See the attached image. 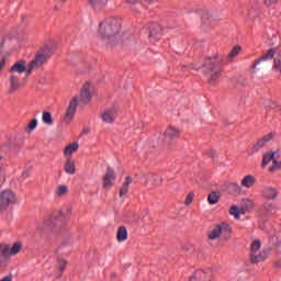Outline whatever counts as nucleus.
I'll list each match as a JSON object with an SVG mask.
<instances>
[{
	"label": "nucleus",
	"mask_w": 281,
	"mask_h": 281,
	"mask_svg": "<svg viewBox=\"0 0 281 281\" xmlns=\"http://www.w3.org/2000/svg\"><path fill=\"white\" fill-rule=\"evenodd\" d=\"M122 30V21L117 18H106L99 24V34L103 41L113 43L117 36H120V31Z\"/></svg>",
	"instance_id": "nucleus-1"
},
{
	"label": "nucleus",
	"mask_w": 281,
	"mask_h": 281,
	"mask_svg": "<svg viewBox=\"0 0 281 281\" xmlns=\"http://www.w3.org/2000/svg\"><path fill=\"white\" fill-rule=\"evenodd\" d=\"M223 56L215 55L213 57H206L202 65V71L206 76L209 82H216L223 74Z\"/></svg>",
	"instance_id": "nucleus-2"
},
{
	"label": "nucleus",
	"mask_w": 281,
	"mask_h": 281,
	"mask_svg": "<svg viewBox=\"0 0 281 281\" xmlns=\"http://www.w3.org/2000/svg\"><path fill=\"white\" fill-rule=\"evenodd\" d=\"M207 238L209 240H217V238L229 240L232 238V225L225 222L215 225L207 234Z\"/></svg>",
	"instance_id": "nucleus-3"
},
{
	"label": "nucleus",
	"mask_w": 281,
	"mask_h": 281,
	"mask_svg": "<svg viewBox=\"0 0 281 281\" xmlns=\"http://www.w3.org/2000/svg\"><path fill=\"white\" fill-rule=\"evenodd\" d=\"M145 34L151 45L159 43L164 38V27L158 22H148L144 25Z\"/></svg>",
	"instance_id": "nucleus-4"
},
{
	"label": "nucleus",
	"mask_w": 281,
	"mask_h": 281,
	"mask_svg": "<svg viewBox=\"0 0 281 281\" xmlns=\"http://www.w3.org/2000/svg\"><path fill=\"white\" fill-rule=\"evenodd\" d=\"M214 280V271L212 268L199 269L193 272L189 281H212Z\"/></svg>",
	"instance_id": "nucleus-5"
},
{
	"label": "nucleus",
	"mask_w": 281,
	"mask_h": 281,
	"mask_svg": "<svg viewBox=\"0 0 281 281\" xmlns=\"http://www.w3.org/2000/svg\"><path fill=\"white\" fill-rule=\"evenodd\" d=\"M144 187L148 188L149 190H153V188H159V186H162L164 178H161L159 175L155 173H147L143 177Z\"/></svg>",
	"instance_id": "nucleus-6"
},
{
	"label": "nucleus",
	"mask_w": 281,
	"mask_h": 281,
	"mask_svg": "<svg viewBox=\"0 0 281 281\" xmlns=\"http://www.w3.org/2000/svg\"><path fill=\"white\" fill-rule=\"evenodd\" d=\"M11 203H16V195L11 190H5L0 193V210H8Z\"/></svg>",
	"instance_id": "nucleus-7"
},
{
	"label": "nucleus",
	"mask_w": 281,
	"mask_h": 281,
	"mask_svg": "<svg viewBox=\"0 0 281 281\" xmlns=\"http://www.w3.org/2000/svg\"><path fill=\"white\" fill-rule=\"evenodd\" d=\"M273 137H276V133L270 132L267 135L259 138L257 140V143L252 146L250 154L256 155V153H258L260 150V148H265V146H267V144H269V142H271V139H273Z\"/></svg>",
	"instance_id": "nucleus-8"
},
{
	"label": "nucleus",
	"mask_w": 281,
	"mask_h": 281,
	"mask_svg": "<svg viewBox=\"0 0 281 281\" xmlns=\"http://www.w3.org/2000/svg\"><path fill=\"white\" fill-rule=\"evenodd\" d=\"M165 142H175L181 137V128L169 125L164 133Z\"/></svg>",
	"instance_id": "nucleus-9"
},
{
	"label": "nucleus",
	"mask_w": 281,
	"mask_h": 281,
	"mask_svg": "<svg viewBox=\"0 0 281 281\" xmlns=\"http://www.w3.org/2000/svg\"><path fill=\"white\" fill-rule=\"evenodd\" d=\"M78 109V97H74L70 102L69 105L66 110L65 113V122H71V120H74V115H76V111Z\"/></svg>",
	"instance_id": "nucleus-10"
},
{
	"label": "nucleus",
	"mask_w": 281,
	"mask_h": 281,
	"mask_svg": "<svg viewBox=\"0 0 281 281\" xmlns=\"http://www.w3.org/2000/svg\"><path fill=\"white\" fill-rule=\"evenodd\" d=\"M117 179L115 170L111 167H108L105 175L103 176V188L110 189L113 188V182Z\"/></svg>",
	"instance_id": "nucleus-11"
},
{
	"label": "nucleus",
	"mask_w": 281,
	"mask_h": 281,
	"mask_svg": "<svg viewBox=\"0 0 281 281\" xmlns=\"http://www.w3.org/2000/svg\"><path fill=\"white\" fill-rule=\"evenodd\" d=\"M117 117V110L115 108H110L106 109L102 114H101V120L105 124H113L115 122V119Z\"/></svg>",
	"instance_id": "nucleus-12"
},
{
	"label": "nucleus",
	"mask_w": 281,
	"mask_h": 281,
	"mask_svg": "<svg viewBox=\"0 0 281 281\" xmlns=\"http://www.w3.org/2000/svg\"><path fill=\"white\" fill-rule=\"evenodd\" d=\"M47 58H48V56H47V52L45 49L38 52L36 54L35 58L30 63L31 69L41 67V65H43V63H45L47 60Z\"/></svg>",
	"instance_id": "nucleus-13"
},
{
	"label": "nucleus",
	"mask_w": 281,
	"mask_h": 281,
	"mask_svg": "<svg viewBox=\"0 0 281 281\" xmlns=\"http://www.w3.org/2000/svg\"><path fill=\"white\" fill-rule=\"evenodd\" d=\"M257 182L258 180L256 179V176L246 175L243 177L240 186L241 188H246V190H251V188H254V186H256Z\"/></svg>",
	"instance_id": "nucleus-14"
},
{
	"label": "nucleus",
	"mask_w": 281,
	"mask_h": 281,
	"mask_svg": "<svg viewBox=\"0 0 281 281\" xmlns=\"http://www.w3.org/2000/svg\"><path fill=\"white\" fill-rule=\"evenodd\" d=\"M108 3L109 0H88V5H90L94 12H102Z\"/></svg>",
	"instance_id": "nucleus-15"
},
{
	"label": "nucleus",
	"mask_w": 281,
	"mask_h": 281,
	"mask_svg": "<svg viewBox=\"0 0 281 281\" xmlns=\"http://www.w3.org/2000/svg\"><path fill=\"white\" fill-rule=\"evenodd\" d=\"M89 82H86L80 91V102L82 104H89L91 102V92L89 91Z\"/></svg>",
	"instance_id": "nucleus-16"
},
{
	"label": "nucleus",
	"mask_w": 281,
	"mask_h": 281,
	"mask_svg": "<svg viewBox=\"0 0 281 281\" xmlns=\"http://www.w3.org/2000/svg\"><path fill=\"white\" fill-rule=\"evenodd\" d=\"M262 194L265 196V199H268L269 201H274V199H278V189L273 188V187H266L262 190Z\"/></svg>",
	"instance_id": "nucleus-17"
},
{
	"label": "nucleus",
	"mask_w": 281,
	"mask_h": 281,
	"mask_svg": "<svg viewBox=\"0 0 281 281\" xmlns=\"http://www.w3.org/2000/svg\"><path fill=\"white\" fill-rule=\"evenodd\" d=\"M9 71L10 74H25V71H27V68L25 67V60L16 61L11 66Z\"/></svg>",
	"instance_id": "nucleus-18"
},
{
	"label": "nucleus",
	"mask_w": 281,
	"mask_h": 281,
	"mask_svg": "<svg viewBox=\"0 0 281 281\" xmlns=\"http://www.w3.org/2000/svg\"><path fill=\"white\" fill-rule=\"evenodd\" d=\"M64 170L67 175H76V160L68 157L64 165Z\"/></svg>",
	"instance_id": "nucleus-19"
},
{
	"label": "nucleus",
	"mask_w": 281,
	"mask_h": 281,
	"mask_svg": "<svg viewBox=\"0 0 281 281\" xmlns=\"http://www.w3.org/2000/svg\"><path fill=\"white\" fill-rule=\"evenodd\" d=\"M276 56V48H270L267 54L255 60L254 67H258L265 60H271Z\"/></svg>",
	"instance_id": "nucleus-20"
},
{
	"label": "nucleus",
	"mask_w": 281,
	"mask_h": 281,
	"mask_svg": "<svg viewBox=\"0 0 281 281\" xmlns=\"http://www.w3.org/2000/svg\"><path fill=\"white\" fill-rule=\"evenodd\" d=\"M10 87H9V93H14V91H19L21 89V83L19 82V77L12 75L9 78Z\"/></svg>",
	"instance_id": "nucleus-21"
},
{
	"label": "nucleus",
	"mask_w": 281,
	"mask_h": 281,
	"mask_svg": "<svg viewBox=\"0 0 281 281\" xmlns=\"http://www.w3.org/2000/svg\"><path fill=\"white\" fill-rule=\"evenodd\" d=\"M128 238V231L126 226H120L116 232V240L117 243H124Z\"/></svg>",
	"instance_id": "nucleus-22"
},
{
	"label": "nucleus",
	"mask_w": 281,
	"mask_h": 281,
	"mask_svg": "<svg viewBox=\"0 0 281 281\" xmlns=\"http://www.w3.org/2000/svg\"><path fill=\"white\" fill-rule=\"evenodd\" d=\"M131 183H133V178L131 176H127L125 178L123 186L120 189V196H124V195L128 194V188H130Z\"/></svg>",
	"instance_id": "nucleus-23"
},
{
	"label": "nucleus",
	"mask_w": 281,
	"mask_h": 281,
	"mask_svg": "<svg viewBox=\"0 0 281 281\" xmlns=\"http://www.w3.org/2000/svg\"><path fill=\"white\" fill-rule=\"evenodd\" d=\"M273 159H276V153L267 151L263 155L261 167L267 168V166H269V164H271V161L273 162Z\"/></svg>",
	"instance_id": "nucleus-24"
},
{
	"label": "nucleus",
	"mask_w": 281,
	"mask_h": 281,
	"mask_svg": "<svg viewBox=\"0 0 281 281\" xmlns=\"http://www.w3.org/2000/svg\"><path fill=\"white\" fill-rule=\"evenodd\" d=\"M266 259H267V255L265 252H259L258 255L250 254L251 265H258V262H265Z\"/></svg>",
	"instance_id": "nucleus-25"
},
{
	"label": "nucleus",
	"mask_w": 281,
	"mask_h": 281,
	"mask_svg": "<svg viewBox=\"0 0 281 281\" xmlns=\"http://www.w3.org/2000/svg\"><path fill=\"white\" fill-rule=\"evenodd\" d=\"M10 246L5 244H0V260H8L10 258Z\"/></svg>",
	"instance_id": "nucleus-26"
},
{
	"label": "nucleus",
	"mask_w": 281,
	"mask_h": 281,
	"mask_svg": "<svg viewBox=\"0 0 281 281\" xmlns=\"http://www.w3.org/2000/svg\"><path fill=\"white\" fill-rule=\"evenodd\" d=\"M207 201L210 205H216L221 201V191H212L207 196Z\"/></svg>",
	"instance_id": "nucleus-27"
},
{
	"label": "nucleus",
	"mask_w": 281,
	"mask_h": 281,
	"mask_svg": "<svg viewBox=\"0 0 281 281\" xmlns=\"http://www.w3.org/2000/svg\"><path fill=\"white\" fill-rule=\"evenodd\" d=\"M78 148H79V145L78 143H72V144H69L65 147L64 149V155L66 157H69L71 155H74V153H78Z\"/></svg>",
	"instance_id": "nucleus-28"
},
{
	"label": "nucleus",
	"mask_w": 281,
	"mask_h": 281,
	"mask_svg": "<svg viewBox=\"0 0 281 281\" xmlns=\"http://www.w3.org/2000/svg\"><path fill=\"white\" fill-rule=\"evenodd\" d=\"M42 121L46 124V126H54V119L52 117V113L44 111L42 114Z\"/></svg>",
	"instance_id": "nucleus-29"
},
{
	"label": "nucleus",
	"mask_w": 281,
	"mask_h": 281,
	"mask_svg": "<svg viewBox=\"0 0 281 281\" xmlns=\"http://www.w3.org/2000/svg\"><path fill=\"white\" fill-rule=\"evenodd\" d=\"M240 52H243V47L238 45L234 46L229 52L227 59L232 63V60H234V58H236Z\"/></svg>",
	"instance_id": "nucleus-30"
},
{
	"label": "nucleus",
	"mask_w": 281,
	"mask_h": 281,
	"mask_svg": "<svg viewBox=\"0 0 281 281\" xmlns=\"http://www.w3.org/2000/svg\"><path fill=\"white\" fill-rule=\"evenodd\" d=\"M228 213L231 214V216H234L236 221L240 220V209H238V206H231Z\"/></svg>",
	"instance_id": "nucleus-31"
},
{
	"label": "nucleus",
	"mask_w": 281,
	"mask_h": 281,
	"mask_svg": "<svg viewBox=\"0 0 281 281\" xmlns=\"http://www.w3.org/2000/svg\"><path fill=\"white\" fill-rule=\"evenodd\" d=\"M272 69L273 71H276V74H279L281 76V58L280 57H274Z\"/></svg>",
	"instance_id": "nucleus-32"
},
{
	"label": "nucleus",
	"mask_w": 281,
	"mask_h": 281,
	"mask_svg": "<svg viewBox=\"0 0 281 281\" xmlns=\"http://www.w3.org/2000/svg\"><path fill=\"white\" fill-rule=\"evenodd\" d=\"M262 247L260 240L255 239L250 245V254H256Z\"/></svg>",
	"instance_id": "nucleus-33"
},
{
	"label": "nucleus",
	"mask_w": 281,
	"mask_h": 281,
	"mask_svg": "<svg viewBox=\"0 0 281 281\" xmlns=\"http://www.w3.org/2000/svg\"><path fill=\"white\" fill-rule=\"evenodd\" d=\"M19 251H21V243L19 241L14 243L11 249L9 248L10 256H16Z\"/></svg>",
	"instance_id": "nucleus-34"
},
{
	"label": "nucleus",
	"mask_w": 281,
	"mask_h": 281,
	"mask_svg": "<svg viewBox=\"0 0 281 281\" xmlns=\"http://www.w3.org/2000/svg\"><path fill=\"white\" fill-rule=\"evenodd\" d=\"M126 3L131 5L132 10H134L136 14H139V9L136 8V5H140L139 0H126Z\"/></svg>",
	"instance_id": "nucleus-35"
},
{
	"label": "nucleus",
	"mask_w": 281,
	"mask_h": 281,
	"mask_svg": "<svg viewBox=\"0 0 281 281\" xmlns=\"http://www.w3.org/2000/svg\"><path fill=\"white\" fill-rule=\"evenodd\" d=\"M57 269L63 273L67 269V260L65 259H58Z\"/></svg>",
	"instance_id": "nucleus-36"
},
{
	"label": "nucleus",
	"mask_w": 281,
	"mask_h": 281,
	"mask_svg": "<svg viewBox=\"0 0 281 281\" xmlns=\"http://www.w3.org/2000/svg\"><path fill=\"white\" fill-rule=\"evenodd\" d=\"M37 124H38V121H36V119H33V120L29 123V125H27V127H26V132H27V133H32V131H34V128H36Z\"/></svg>",
	"instance_id": "nucleus-37"
},
{
	"label": "nucleus",
	"mask_w": 281,
	"mask_h": 281,
	"mask_svg": "<svg viewBox=\"0 0 281 281\" xmlns=\"http://www.w3.org/2000/svg\"><path fill=\"white\" fill-rule=\"evenodd\" d=\"M68 188L67 186H59L56 190L57 196H64V194H67Z\"/></svg>",
	"instance_id": "nucleus-38"
},
{
	"label": "nucleus",
	"mask_w": 281,
	"mask_h": 281,
	"mask_svg": "<svg viewBox=\"0 0 281 281\" xmlns=\"http://www.w3.org/2000/svg\"><path fill=\"white\" fill-rule=\"evenodd\" d=\"M192 201H194V192L188 193L184 200V205H192Z\"/></svg>",
	"instance_id": "nucleus-39"
},
{
	"label": "nucleus",
	"mask_w": 281,
	"mask_h": 281,
	"mask_svg": "<svg viewBox=\"0 0 281 281\" xmlns=\"http://www.w3.org/2000/svg\"><path fill=\"white\" fill-rule=\"evenodd\" d=\"M44 224L46 225V227H53L54 225H56V220L50 216L44 221Z\"/></svg>",
	"instance_id": "nucleus-40"
},
{
	"label": "nucleus",
	"mask_w": 281,
	"mask_h": 281,
	"mask_svg": "<svg viewBox=\"0 0 281 281\" xmlns=\"http://www.w3.org/2000/svg\"><path fill=\"white\" fill-rule=\"evenodd\" d=\"M153 3H157V0H143V8H148L153 5Z\"/></svg>",
	"instance_id": "nucleus-41"
},
{
	"label": "nucleus",
	"mask_w": 281,
	"mask_h": 281,
	"mask_svg": "<svg viewBox=\"0 0 281 281\" xmlns=\"http://www.w3.org/2000/svg\"><path fill=\"white\" fill-rule=\"evenodd\" d=\"M265 5H267V8H271L272 5H276V3H278V0H263Z\"/></svg>",
	"instance_id": "nucleus-42"
},
{
	"label": "nucleus",
	"mask_w": 281,
	"mask_h": 281,
	"mask_svg": "<svg viewBox=\"0 0 281 281\" xmlns=\"http://www.w3.org/2000/svg\"><path fill=\"white\" fill-rule=\"evenodd\" d=\"M263 207L266 212H273V210H276V206H273L271 203H265Z\"/></svg>",
	"instance_id": "nucleus-43"
},
{
	"label": "nucleus",
	"mask_w": 281,
	"mask_h": 281,
	"mask_svg": "<svg viewBox=\"0 0 281 281\" xmlns=\"http://www.w3.org/2000/svg\"><path fill=\"white\" fill-rule=\"evenodd\" d=\"M229 188H235V192H240V186L238 184V182L231 183Z\"/></svg>",
	"instance_id": "nucleus-44"
},
{
	"label": "nucleus",
	"mask_w": 281,
	"mask_h": 281,
	"mask_svg": "<svg viewBox=\"0 0 281 281\" xmlns=\"http://www.w3.org/2000/svg\"><path fill=\"white\" fill-rule=\"evenodd\" d=\"M276 55L277 58H281V45L276 47Z\"/></svg>",
	"instance_id": "nucleus-45"
},
{
	"label": "nucleus",
	"mask_w": 281,
	"mask_h": 281,
	"mask_svg": "<svg viewBox=\"0 0 281 281\" xmlns=\"http://www.w3.org/2000/svg\"><path fill=\"white\" fill-rule=\"evenodd\" d=\"M3 67H5V58H2V59L0 60V71L3 70Z\"/></svg>",
	"instance_id": "nucleus-46"
},
{
	"label": "nucleus",
	"mask_w": 281,
	"mask_h": 281,
	"mask_svg": "<svg viewBox=\"0 0 281 281\" xmlns=\"http://www.w3.org/2000/svg\"><path fill=\"white\" fill-rule=\"evenodd\" d=\"M0 281H12V276H7L2 278Z\"/></svg>",
	"instance_id": "nucleus-47"
},
{
	"label": "nucleus",
	"mask_w": 281,
	"mask_h": 281,
	"mask_svg": "<svg viewBox=\"0 0 281 281\" xmlns=\"http://www.w3.org/2000/svg\"><path fill=\"white\" fill-rule=\"evenodd\" d=\"M32 69H34V68H32V67L30 66V69L26 70V76H30V74H32Z\"/></svg>",
	"instance_id": "nucleus-48"
},
{
	"label": "nucleus",
	"mask_w": 281,
	"mask_h": 281,
	"mask_svg": "<svg viewBox=\"0 0 281 281\" xmlns=\"http://www.w3.org/2000/svg\"><path fill=\"white\" fill-rule=\"evenodd\" d=\"M61 1V3H67V0H60Z\"/></svg>",
	"instance_id": "nucleus-49"
}]
</instances>
